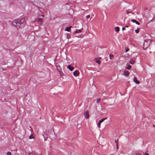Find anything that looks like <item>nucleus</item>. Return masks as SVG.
<instances>
[{
    "label": "nucleus",
    "mask_w": 155,
    "mask_h": 155,
    "mask_svg": "<svg viewBox=\"0 0 155 155\" xmlns=\"http://www.w3.org/2000/svg\"><path fill=\"white\" fill-rule=\"evenodd\" d=\"M127 14H128L129 13H130L131 12V11L130 10H128L127 11Z\"/></svg>",
    "instance_id": "nucleus-22"
},
{
    "label": "nucleus",
    "mask_w": 155,
    "mask_h": 155,
    "mask_svg": "<svg viewBox=\"0 0 155 155\" xmlns=\"http://www.w3.org/2000/svg\"><path fill=\"white\" fill-rule=\"evenodd\" d=\"M35 21H36L39 22L40 25H41L43 23V20L41 18H37L35 19Z\"/></svg>",
    "instance_id": "nucleus-3"
},
{
    "label": "nucleus",
    "mask_w": 155,
    "mask_h": 155,
    "mask_svg": "<svg viewBox=\"0 0 155 155\" xmlns=\"http://www.w3.org/2000/svg\"><path fill=\"white\" fill-rule=\"evenodd\" d=\"M81 32V29H78V30H76V31L75 32V33H77Z\"/></svg>",
    "instance_id": "nucleus-14"
},
{
    "label": "nucleus",
    "mask_w": 155,
    "mask_h": 155,
    "mask_svg": "<svg viewBox=\"0 0 155 155\" xmlns=\"http://www.w3.org/2000/svg\"><path fill=\"white\" fill-rule=\"evenodd\" d=\"M79 72L78 71H75L73 72V74L75 77L78 76L79 75Z\"/></svg>",
    "instance_id": "nucleus-5"
},
{
    "label": "nucleus",
    "mask_w": 155,
    "mask_h": 155,
    "mask_svg": "<svg viewBox=\"0 0 155 155\" xmlns=\"http://www.w3.org/2000/svg\"><path fill=\"white\" fill-rule=\"evenodd\" d=\"M130 63L131 64H133L135 63V61L132 59H131L130 61Z\"/></svg>",
    "instance_id": "nucleus-11"
},
{
    "label": "nucleus",
    "mask_w": 155,
    "mask_h": 155,
    "mask_svg": "<svg viewBox=\"0 0 155 155\" xmlns=\"http://www.w3.org/2000/svg\"><path fill=\"white\" fill-rule=\"evenodd\" d=\"M67 68L71 71H72L74 69V68L73 67H71L70 65H68V66Z\"/></svg>",
    "instance_id": "nucleus-8"
},
{
    "label": "nucleus",
    "mask_w": 155,
    "mask_h": 155,
    "mask_svg": "<svg viewBox=\"0 0 155 155\" xmlns=\"http://www.w3.org/2000/svg\"><path fill=\"white\" fill-rule=\"evenodd\" d=\"M152 42V40L150 39H147L145 40L143 46L144 49H147L150 45Z\"/></svg>",
    "instance_id": "nucleus-2"
},
{
    "label": "nucleus",
    "mask_w": 155,
    "mask_h": 155,
    "mask_svg": "<svg viewBox=\"0 0 155 155\" xmlns=\"http://www.w3.org/2000/svg\"><path fill=\"white\" fill-rule=\"evenodd\" d=\"M125 28H124V27H123L122 28V30H124L125 29Z\"/></svg>",
    "instance_id": "nucleus-31"
},
{
    "label": "nucleus",
    "mask_w": 155,
    "mask_h": 155,
    "mask_svg": "<svg viewBox=\"0 0 155 155\" xmlns=\"http://www.w3.org/2000/svg\"><path fill=\"white\" fill-rule=\"evenodd\" d=\"M133 81L137 84H139L140 82L137 80V78L136 77H134L133 78Z\"/></svg>",
    "instance_id": "nucleus-7"
},
{
    "label": "nucleus",
    "mask_w": 155,
    "mask_h": 155,
    "mask_svg": "<svg viewBox=\"0 0 155 155\" xmlns=\"http://www.w3.org/2000/svg\"><path fill=\"white\" fill-rule=\"evenodd\" d=\"M119 27L117 26L115 28V31L116 32H118L119 31Z\"/></svg>",
    "instance_id": "nucleus-12"
},
{
    "label": "nucleus",
    "mask_w": 155,
    "mask_h": 155,
    "mask_svg": "<svg viewBox=\"0 0 155 155\" xmlns=\"http://www.w3.org/2000/svg\"><path fill=\"white\" fill-rule=\"evenodd\" d=\"M71 38V36H70V35L68 34H67V38L68 39H69L70 38Z\"/></svg>",
    "instance_id": "nucleus-21"
},
{
    "label": "nucleus",
    "mask_w": 155,
    "mask_h": 155,
    "mask_svg": "<svg viewBox=\"0 0 155 155\" xmlns=\"http://www.w3.org/2000/svg\"><path fill=\"white\" fill-rule=\"evenodd\" d=\"M131 21L137 24V25L140 24V23L138 21H137L136 20H135L134 19H131Z\"/></svg>",
    "instance_id": "nucleus-10"
},
{
    "label": "nucleus",
    "mask_w": 155,
    "mask_h": 155,
    "mask_svg": "<svg viewBox=\"0 0 155 155\" xmlns=\"http://www.w3.org/2000/svg\"><path fill=\"white\" fill-rule=\"evenodd\" d=\"M116 147L117 149H118V145H116Z\"/></svg>",
    "instance_id": "nucleus-30"
},
{
    "label": "nucleus",
    "mask_w": 155,
    "mask_h": 155,
    "mask_svg": "<svg viewBox=\"0 0 155 155\" xmlns=\"http://www.w3.org/2000/svg\"><path fill=\"white\" fill-rule=\"evenodd\" d=\"M115 142L116 143V145H118V140H115Z\"/></svg>",
    "instance_id": "nucleus-26"
},
{
    "label": "nucleus",
    "mask_w": 155,
    "mask_h": 155,
    "mask_svg": "<svg viewBox=\"0 0 155 155\" xmlns=\"http://www.w3.org/2000/svg\"><path fill=\"white\" fill-rule=\"evenodd\" d=\"M100 99L99 98H97L96 99V101L97 103H98L100 102Z\"/></svg>",
    "instance_id": "nucleus-18"
},
{
    "label": "nucleus",
    "mask_w": 155,
    "mask_h": 155,
    "mask_svg": "<svg viewBox=\"0 0 155 155\" xmlns=\"http://www.w3.org/2000/svg\"><path fill=\"white\" fill-rule=\"evenodd\" d=\"M143 155H149V154L148 153H144Z\"/></svg>",
    "instance_id": "nucleus-29"
},
{
    "label": "nucleus",
    "mask_w": 155,
    "mask_h": 155,
    "mask_svg": "<svg viewBox=\"0 0 155 155\" xmlns=\"http://www.w3.org/2000/svg\"><path fill=\"white\" fill-rule=\"evenodd\" d=\"M114 55L112 54H110L109 55V57L110 59H111L114 58Z\"/></svg>",
    "instance_id": "nucleus-15"
},
{
    "label": "nucleus",
    "mask_w": 155,
    "mask_h": 155,
    "mask_svg": "<svg viewBox=\"0 0 155 155\" xmlns=\"http://www.w3.org/2000/svg\"><path fill=\"white\" fill-rule=\"evenodd\" d=\"M140 154L139 153H137L136 155H140Z\"/></svg>",
    "instance_id": "nucleus-32"
},
{
    "label": "nucleus",
    "mask_w": 155,
    "mask_h": 155,
    "mask_svg": "<svg viewBox=\"0 0 155 155\" xmlns=\"http://www.w3.org/2000/svg\"><path fill=\"white\" fill-rule=\"evenodd\" d=\"M96 59H97V58H95L94 59V60H96Z\"/></svg>",
    "instance_id": "nucleus-36"
},
{
    "label": "nucleus",
    "mask_w": 155,
    "mask_h": 155,
    "mask_svg": "<svg viewBox=\"0 0 155 155\" xmlns=\"http://www.w3.org/2000/svg\"><path fill=\"white\" fill-rule=\"evenodd\" d=\"M34 136L33 134H31L29 137V138L30 139H32L34 138Z\"/></svg>",
    "instance_id": "nucleus-16"
},
{
    "label": "nucleus",
    "mask_w": 155,
    "mask_h": 155,
    "mask_svg": "<svg viewBox=\"0 0 155 155\" xmlns=\"http://www.w3.org/2000/svg\"><path fill=\"white\" fill-rule=\"evenodd\" d=\"M125 27H127V28H128V26L127 25H126V26H125Z\"/></svg>",
    "instance_id": "nucleus-33"
},
{
    "label": "nucleus",
    "mask_w": 155,
    "mask_h": 155,
    "mask_svg": "<svg viewBox=\"0 0 155 155\" xmlns=\"http://www.w3.org/2000/svg\"><path fill=\"white\" fill-rule=\"evenodd\" d=\"M28 155H35V154L32 153H30Z\"/></svg>",
    "instance_id": "nucleus-27"
},
{
    "label": "nucleus",
    "mask_w": 155,
    "mask_h": 155,
    "mask_svg": "<svg viewBox=\"0 0 155 155\" xmlns=\"http://www.w3.org/2000/svg\"><path fill=\"white\" fill-rule=\"evenodd\" d=\"M129 74V73L128 71H125L124 72V75L125 76L127 77L128 76Z\"/></svg>",
    "instance_id": "nucleus-9"
},
{
    "label": "nucleus",
    "mask_w": 155,
    "mask_h": 155,
    "mask_svg": "<svg viewBox=\"0 0 155 155\" xmlns=\"http://www.w3.org/2000/svg\"><path fill=\"white\" fill-rule=\"evenodd\" d=\"M140 31V29L139 28H137V29L136 30H135V32L137 33H138Z\"/></svg>",
    "instance_id": "nucleus-17"
},
{
    "label": "nucleus",
    "mask_w": 155,
    "mask_h": 155,
    "mask_svg": "<svg viewBox=\"0 0 155 155\" xmlns=\"http://www.w3.org/2000/svg\"><path fill=\"white\" fill-rule=\"evenodd\" d=\"M96 62L98 64H100L101 63V61L99 60H97L96 61Z\"/></svg>",
    "instance_id": "nucleus-20"
},
{
    "label": "nucleus",
    "mask_w": 155,
    "mask_h": 155,
    "mask_svg": "<svg viewBox=\"0 0 155 155\" xmlns=\"http://www.w3.org/2000/svg\"><path fill=\"white\" fill-rule=\"evenodd\" d=\"M25 20L24 18H22L21 19L15 20L12 24L13 26L18 28L20 27L21 24L25 21Z\"/></svg>",
    "instance_id": "nucleus-1"
},
{
    "label": "nucleus",
    "mask_w": 155,
    "mask_h": 155,
    "mask_svg": "<svg viewBox=\"0 0 155 155\" xmlns=\"http://www.w3.org/2000/svg\"><path fill=\"white\" fill-rule=\"evenodd\" d=\"M131 68V66L130 65H129L128 67L127 68V70H130Z\"/></svg>",
    "instance_id": "nucleus-19"
},
{
    "label": "nucleus",
    "mask_w": 155,
    "mask_h": 155,
    "mask_svg": "<svg viewBox=\"0 0 155 155\" xmlns=\"http://www.w3.org/2000/svg\"><path fill=\"white\" fill-rule=\"evenodd\" d=\"M153 127H155V125L153 124Z\"/></svg>",
    "instance_id": "nucleus-34"
},
{
    "label": "nucleus",
    "mask_w": 155,
    "mask_h": 155,
    "mask_svg": "<svg viewBox=\"0 0 155 155\" xmlns=\"http://www.w3.org/2000/svg\"><path fill=\"white\" fill-rule=\"evenodd\" d=\"M85 117L87 119L89 117V112L87 110H86L84 115Z\"/></svg>",
    "instance_id": "nucleus-4"
},
{
    "label": "nucleus",
    "mask_w": 155,
    "mask_h": 155,
    "mask_svg": "<svg viewBox=\"0 0 155 155\" xmlns=\"http://www.w3.org/2000/svg\"><path fill=\"white\" fill-rule=\"evenodd\" d=\"M42 17H44V15H42Z\"/></svg>",
    "instance_id": "nucleus-35"
},
{
    "label": "nucleus",
    "mask_w": 155,
    "mask_h": 155,
    "mask_svg": "<svg viewBox=\"0 0 155 155\" xmlns=\"http://www.w3.org/2000/svg\"><path fill=\"white\" fill-rule=\"evenodd\" d=\"M107 119V118H103L101 120H100L99 121V122H100V123H102L104 120L106 119Z\"/></svg>",
    "instance_id": "nucleus-13"
},
{
    "label": "nucleus",
    "mask_w": 155,
    "mask_h": 155,
    "mask_svg": "<svg viewBox=\"0 0 155 155\" xmlns=\"http://www.w3.org/2000/svg\"><path fill=\"white\" fill-rule=\"evenodd\" d=\"M6 154L7 155H12L11 152H8Z\"/></svg>",
    "instance_id": "nucleus-23"
},
{
    "label": "nucleus",
    "mask_w": 155,
    "mask_h": 155,
    "mask_svg": "<svg viewBox=\"0 0 155 155\" xmlns=\"http://www.w3.org/2000/svg\"><path fill=\"white\" fill-rule=\"evenodd\" d=\"M101 123L99 122V123L98 124V126L99 127H100L101 126Z\"/></svg>",
    "instance_id": "nucleus-24"
},
{
    "label": "nucleus",
    "mask_w": 155,
    "mask_h": 155,
    "mask_svg": "<svg viewBox=\"0 0 155 155\" xmlns=\"http://www.w3.org/2000/svg\"><path fill=\"white\" fill-rule=\"evenodd\" d=\"M129 49L128 48H127L125 51V52H127L128 51H129Z\"/></svg>",
    "instance_id": "nucleus-28"
},
{
    "label": "nucleus",
    "mask_w": 155,
    "mask_h": 155,
    "mask_svg": "<svg viewBox=\"0 0 155 155\" xmlns=\"http://www.w3.org/2000/svg\"><path fill=\"white\" fill-rule=\"evenodd\" d=\"M86 17L87 19L89 18L90 17V15H87Z\"/></svg>",
    "instance_id": "nucleus-25"
},
{
    "label": "nucleus",
    "mask_w": 155,
    "mask_h": 155,
    "mask_svg": "<svg viewBox=\"0 0 155 155\" xmlns=\"http://www.w3.org/2000/svg\"><path fill=\"white\" fill-rule=\"evenodd\" d=\"M72 27V26H69L68 27H67L65 29V31H68V32H70L71 31V28Z\"/></svg>",
    "instance_id": "nucleus-6"
}]
</instances>
